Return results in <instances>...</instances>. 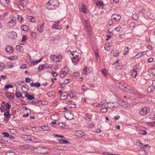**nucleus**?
Segmentation results:
<instances>
[{"label":"nucleus","instance_id":"1","mask_svg":"<svg viewBox=\"0 0 155 155\" xmlns=\"http://www.w3.org/2000/svg\"><path fill=\"white\" fill-rule=\"evenodd\" d=\"M70 52L71 54L70 57L72 62L74 64H76L78 62L79 56L80 55V54L76 51H73L72 52L70 51Z\"/></svg>","mask_w":155,"mask_h":155},{"label":"nucleus","instance_id":"2","mask_svg":"<svg viewBox=\"0 0 155 155\" xmlns=\"http://www.w3.org/2000/svg\"><path fill=\"white\" fill-rule=\"evenodd\" d=\"M58 3L57 0H50L46 5L47 8L50 9H55L58 6Z\"/></svg>","mask_w":155,"mask_h":155},{"label":"nucleus","instance_id":"3","mask_svg":"<svg viewBox=\"0 0 155 155\" xmlns=\"http://www.w3.org/2000/svg\"><path fill=\"white\" fill-rule=\"evenodd\" d=\"M141 148L142 149H140L138 152L139 154L146 155L147 154L146 151L149 150L150 147L147 144L144 145Z\"/></svg>","mask_w":155,"mask_h":155},{"label":"nucleus","instance_id":"4","mask_svg":"<svg viewBox=\"0 0 155 155\" xmlns=\"http://www.w3.org/2000/svg\"><path fill=\"white\" fill-rule=\"evenodd\" d=\"M139 71V67L136 64L134 67L133 70L131 72L130 74L133 77L135 78L137 75V72Z\"/></svg>","mask_w":155,"mask_h":155},{"label":"nucleus","instance_id":"5","mask_svg":"<svg viewBox=\"0 0 155 155\" xmlns=\"http://www.w3.org/2000/svg\"><path fill=\"white\" fill-rule=\"evenodd\" d=\"M49 150L46 148L39 147L37 149V153L38 154H44L48 152Z\"/></svg>","mask_w":155,"mask_h":155},{"label":"nucleus","instance_id":"6","mask_svg":"<svg viewBox=\"0 0 155 155\" xmlns=\"http://www.w3.org/2000/svg\"><path fill=\"white\" fill-rule=\"evenodd\" d=\"M21 138L25 140L34 141L35 138L33 136H31L30 135H22Z\"/></svg>","mask_w":155,"mask_h":155},{"label":"nucleus","instance_id":"7","mask_svg":"<svg viewBox=\"0 0 155 155\" xmlns=\"http://www.w3.org/2000/svg\"><path fill=\"white\" fill-rule=\"evenodd\" d=\"M150 108L147 107H145L142 108L140 112V114L141 116H144L146 115L149 112Z\"/></svg>","mask_w":155,"mask_h":155},{"label":"nucleus","instance_id":"8","mask_svg":"<svg viewBox=\"0 0 155 155\" xmlns=\"http://www.w3.org/2000/svg\"><path fill=\"white\" fill-rule=\"evenodd\" d=\"M111 18L114 21L119 22L121 19V17L118 14H114L111 16Z\"/></svg>","mask_w":155,"mask_h":155},{"label":"nucleus","instance_id":"9","mask_svg":"<svg viewBox=\"0 0 155 155\" xmlns=\"http://www.w3.org/2000/svg\"><path fill=\"white\" fill-rule=\"evenodd\" d=\"M65 117L68 120H71L73 118L74 115L71 112L68 111L66 114Z\"/></svg>","mask_w":155,"mask_h":155},{"label":"nucleus","instance_id":"10","mask_svg":"<svg viewBox=\"0 0 155 155\" xmlns=\"http://www.w3.org/2000/svg\"><path fill=\"white\" fill-rule=\"evenodd\" d=\"M16 19L15 18H13L11 19L10 21L8 23V25L9 27H13L16 24Z\"/></svg>","mask_w":155,"mask_h":155},{"label":"nucleus","instance_id":"11","mask_svg":"<svg viewBox=\"0 0 155 155\" xmlns=\"http://www.w3.org/2000/svg\"><path fill=\"white\" fill-rule=\"evenodd\" d=\"M75 134L77 137L78 138L82 137L84 135L83 132L81 130H78L76 131Z\"/></svg>","mask_w":155,"mask_h":155},{"label":"nucleus","instance_id":"12","mask_svg":"<svg viewBox=\"0 0 155 155\" xmlns=\"http://www.w3.org/2000/svg\"><path fill=\"white\" fill-rule=\"evenodd\" d=\"M8 35L9 38H15L17 37V33L14 31L9 32L8 33Z\"/></svg>","mask_w":155,"mask_h":155},{"label":"nucleus","instance_id":"13","mask_svg":"<svg viewBox=\"0 0 155 155\" xmlns=\"http://www.w3.org/2000/svg\"><path fill=\"white\" fill-rule=\"evenodd\" d=\"M5 51L8 53L11 54L13 52V48L11 46H6L5 48Z\"/></svg>","mask_w":155,"mask_h":155},{"label":"nucleus","instance_id":"14","mask_svg":"<svg viewBox=\"0 0 155 155\" xmlns=\"http://www.w3.org/2000/svg\"><path fill=\"white\" fill-rule=\"evenodd\" d=\"M126 86L125 91L127 93H133L134 92L133 88L130 86L126 84Z\"/></svg>","mask_w":155,"mask_h":155},{"label":"nucleus","instance_id":"15","mask_svg":"<svg viewBox=\"0 0 155 155\" xmlns=\"http://www.w3.org/2000/svg\"><path fill=\"white\" fill-rule=\"evenodd\" d=\"M9 2V0H0V3L5 7L8 6Z\"/></svg>","mask_w":155,"mask_h":155},{"label":"nucleus","instance_id":"16","mask_svg":"<svg viewBox=\"0 0 155 155\" xmlns=\"http://www.w3.org/2000/svg\"><path fill=\"white\" fill-rule=\"evenodd\" d=\"M54 61L55 62H59L61 60L62 56L61 54H59L57 56H54Z\"/></svg>","mask_w":155,"mask_h":155},{"label":"nucleus","instance_id":"17","mask_svg":"<svg viewBox=\"0 0 155 155\" xmlns=\"http://www.w3.org/2000/svg\"><path fill=\"white\" fill-rule=\"evenodd\" d=\"M86 29L87 31L88 35L91 36L92 35V28L90 26L86 27Z\"/></svg>","mask_w":155,"mask_h":155},{"label":"nucleus","instance_id":"18","mask_svg":"<svg viewBox=\"0 0 155 155\" xmlns=\"http://www.w3.org/2000/svg\"><path fill=\"white\" fill-rule=\"evenodd\" d=\"M51 118L54 121H56L58 120L59 117L57 114H53L51 116Z\"/></svg>","mask_w":155,"mask_h":155},{"label":"nucleus","instance_id":"19","mask_svg":"<svg viewBox=\"0 0 155 155\" xmlns=\"http://www.w3.org/2000/svg\"><path fill=\"white\" fill-rule=\"evenodd\" d=\"M67 74V71H64V69H62L61 71V73L60 74V76L61 78H63Z\"/></svg>","mask_w":155,"mask_h":155},{"label":"nucleus","instance_id":"20","mask_svg":"<svg viewBox=\"0 0 155 155\" xmlns=\"http://www.w3.org/2000/svg\"><path fill=\"white\" fill-rule=\"evenodd\" d=\"M30 85L32 87L35 86L36 87H38L40 86L41 84L38 82H37L35 83L33 82H32L30 84Z\"/></svg>","mask_w":155,"mask_h":155},{"label":"nucleus","instance_id":"21","mask_svg":"<svg viewBox=\"0 0 155 155\" xmlns=\"http://www.w3.org/2000/svg\"><path fill=\"white\" fill-rule=\"evenodd\" d=\"M148 51V50H147L146 51H143V52H142L138 53L135 56V57H136L137 58H140V57H141L142 55H143V53H144V54H145V53L146 52H147Z\"/></svg>","mask_w":155,"mask_h":155},{"label":"nucleus","instance_id":"22","mask_svg":"<svg viewBox=\"0 0 155 155\" xmlns=\"http://www.w3.org/2000/svg\"><path fill=\"white\" fill-rule=\"evenodd\" d=\"M155 90V87L152 85L147 88V91L149 92H152Z\"/></svg>","mask_w":155,"mask_h":155},{"label":"nucleus","instance_id":"23","mask_svg":"<svg viewBox=\"0 0 155 155\" xmlns=\"http://www.w3.org/2000/svg\"><path fill=\"white\" fill-rule=\"evenodd\" d=\"M120 102L119 103L121 106L125 108L127 106L128 104L125 101H120Z\"/></svg>","mask_w":155,"mask_h":155},{"label":"nucleus","instance_id":"24","mask_svg":"<svg viewBox=\"0 0 155 155\" xmlns=\"http://www.w3.org/2000/svg\"><path fill=\"white\" fill-rule=\"evenodd\" d=\"M68 96L67 92L63 93L61 95V98L63 99H65Z\"/></svg>","mask_w":155,"mask_h":155},{"label":"nucleus","instance_id":"25","mask_svg":"<svg viewBox=\"0 0 155 155\" xmlns=\"http://www.w3.org/2000/svg\"><path fill=\"white\" fill-rule=\"evenodd\" d=\"M28 20H30L31 22L34 23L36 22L35 18L32 16H28Z\"/></svg>","mask_w":155,"mask_h":155},{"label":"nucleus","instance_id":"26","mask_svg":"<svg viewBox=\"0 0 155 155\" xmlns=\"http://www.w3.org/2000/svg\"><path fill=\"white\" fill-rule=\"evenodd\" d=\"M25 97H27V99L30 100H31L34 99V97L32 95L28 94V92L26 93L25 95Z\"/></svg>","mask_w":155,"mask_h":155},{"label":"nucleus","instance_id":"27","mask_svg":"<svg viewBox=\"0 0 155 155\" xmlns=\"http://www.w3.org/2000/svg\"><path fill=\"white\" fill-rule=\"evenodd\" d=\"M4 115L6 118L9 119L10 118V113L9 111H7L5 112L4 114Z\"/></svg>","mask_w":155,"mask_h":155},{"label":"nucleus","instance_id":"28","mask_svg":"<svg viewBox=\"0 0 155 155\" xmlns=\"http://www.w3.org/2000/svg\"><path fill=\"white\" fill-rule=\"evenodd\" d=\"M150 116V119L155 120V111L151 113Z\"/></svg>","mask_w":155,"mask_h":155},{"label":"nucleus","instance_id":"29","mask_svg":"<svg viewBox=\"0 0 155 155\" xmlns=\"http://www.w3.org/2000/svg\"><path fill=\"white\" fill-rule=\"evenodd\" d=\"M139 16L137 14L135 13L133 14L132 16V18L133 19L135 20H137Z\"/></svg>","mask_w":155,"mask_h":155},{"label":"nucleus","instance_id":"30","mask_svg":"<svg viewBox=\"0 0 155 155\" xmlns=\"http://www.w3.org/2000/svg\"><path fill=\"white\" fill-rule=\"evenodd\" d=\"M6 97L10 99H13L15 98V95L14 94H7L6 95Z\"/></svg>","mask_w":155,"mask_h":155},{"label":"nucleus","instance_id":"31","mask_svg":"<svg viewBox=\"0 0 155 155\" xmlns=\"http://www.w3.org/2000/svg\"><path fill=\"white\" fill-rule=\"evenodd\" d=\"M41 128L43 130H45V131L49 130L50 129V127L48 126H47V125L42 126L41 127Z\"/></svg>","mask_w":155,"mask_h":155},{"label":"nucleus","instance_id":"32","mask_svg":"<svg viewBox=\"0 0 155 155\" xmlns=\"http://www.w3.org/2000/svg\"><path fill=\"white\" fill-rule=\"evenodd\" d=\"M97 6H101L102 7L104 5V4L102 1H97L96 2Z\"/></svg>","mask_w":155,"mask_h":155},{"label":"nucleus","instance_id":"33","mask_svg":"<svg viewBox=\"0 0 155 155\" xmlns=\"http://www.w3.org/2000/svg\"><path fill=\"white\" fill-rule=\"evenodd\" d=\"M150 75L153 76H155V68L150 69L149 71Z\"/></svg>","mask_w":155,"mask_h":155},{"label":"nucleus","instance_id":"34","mask_svg":"<svg viewBox=\"0 0 155 155\" xmlns=\"http://www.w3.org/2000/svg\"><path fill=\"white\" fill-rule=\"evenodd\" d=\"M16 49L19 51H23V48L20 45H17L16 47Z\"/></svg>","mask_w":155,"mask_h":155},{"label":"nucleus","instance_id":"35","mask_svg":"<svg viewBox=\"0 0 155 155\" xmlns=\"http://www.w3.org/2000/svg\"><path fill=\"white\" fill-rule=\"evenodd\" d=\"M109 107L108 106H106L104 108H103L101 110V111L103 113H105L108 111Z\"/></svg>","mask_w":155,"mask_h":155},{"label":"nucleus","instance_id":"36","mask_svg":"<svg viewBox=\"0 0 155 155\" xmlns=\"http://www.w3.org/2000/svg\"><path fill=\"white\" fill-rule=\"evenodd\" d=\"M136 144L137 146H138L140 148H142L143 145V144H142L140 141L139 140H137Z\"/></svg>","mask_w":155,"mask_h":155},{"label":"nucleus","instance_id":"37","mask_svg":"<svg viewBox=\"0 0 155 155\" xmlns=\"http://www.w3.org/2000/svg\"><path fill=\"white\" fill-rule=\"evenodd\" d=\"M95 56L96 57V58L97 60V61L98 62H99L100 61V58L99 57V55L98 54V52L97 51H96L95 52Z\"/></svg>","mask_w":155,"mask_h":155},{"label":"nucleus","instance_id":"38","mask_svg":"<svg viewBox=\"0 0 155 155\" xmlns=\"http://www.w3.org/2000/svg\"><path fill=\"white\" fill-rule=\"evenodd\" d=\"M15 95L17 97H22L23 98H24V97L22 96L21 93L20 92H16Z\"/></svg>","mask_w":155,"mask_h":155},{"label":"nucleus","instance_id":"39","mask_svg":"<svg viewBox=\"0 0 155 155\" xmlns=\"http://www.w3.org/2000/svg\"><path fill=\"white\" fill-rule=\"evenodd\" d=\"M81 8H80V9H81L80 11H82L84 13H85L86 12V8L84 7V5H82L81 6Z\"/></svg>","mask_w":155,"mask_h":155},{"label":"nucleus","instance_id":"40","mask_svg":"<svg viewBox=\"0 0 155 155\" xmlns=\"http://www.w3.org/2000/svg\"><path fill=\"white\" fill-rule=\"evenodd\" d=\"M21 28L23 31H26L28 30V27L25 25H23L21 27Z\"/></svg>","mask_w":155,"mask_h":155},{"label":"nucleus","instance_id":"41","mask_svg":"<svg viewBox=\"0 0 155 155\" xmlns=\"http://www.w3.org/2000/svg\"><path fill=\"white\" fill-rule=\"evenodd\" d=\"M42 59V58H41L39 60H38L36 61H35L32 60L31 59H30V62L32 63H38V62H40L41 61V59Z\"/></svg>","mask_w":155,"mask_h":155},{"label":"nucleus","instance_id":"42","mask_svg":"<svg viewBox=\"0 0 155 155\" xmlns=\"http://www.w3.org/2000/svg\"><path fill=\"white\" fill-rule=\"evenodd\" d=\"M139 133L142 135H145L147 133V131L144 130H140Z\"/></svg>","mask_w":155,"mask_h":155},{"label":"nucleus","instance_id":"43","mask_svg":"<svg viewBox=\"0 0 155 155\" xmlns=\"http://www.w3.org/2000/svg\"><path fill=\"white\" fill-rule=\"evenodd\" d=\"M9 88H13L12 86L10 84H7L5 86V90L7 91V89Z\"/></svg>","mask_w":155,"mask_h":155},{"label":"nucleus","instance_id":"44","mask_svg":"<svg viewBox=\"0 0 155 155\" xmlns=\"http://www.w3.org/2000/svg\"><path fill=\"white\" fill-rule=\"evenodd\" d=\"M26 5H24L23 4L22 5H18V7L21 10L23 11L25 10L24 6H25Z\"/></svg>","mask_w":155,"mask_h":155},{"label":"nucleus","instance_id":"45","mask_svg":"<svg viewBox=\"0 0 155 155\" xmlns=\"http://www.w3.org/2000/svg\"><path fill=\"white\" fill-rule=\"evenodd\" d=\"M129 51V48L128 47H126L124 49L123 54L124 55H126L128 53Z\"/></svg>","mask_w":155,"mask_h":155},{"label":"nucleus","instance_id":"46","mask_svg":"<svg viewBox=\"0 0 155 155\" xmlns=\"http://www.w3.org/2000/svg\"><path fill=\"white\" fill-rule=\"evenodd\" d=\"M5 68V65L3 63H0V69L2 71Z\"/></svg>","mask_w":155,"mask_h":155},{"label":"nucleus","instance_id":"47","mask_svg":"<svg viewBox=\"0 0 155 155\" xmlns=\"http://www.w3.org/2000/svg\"><path fill=\"white\" fill-rule=\"evenodd\" d=\"M17 19L18 21L21 22L22 21V18L21 16L18 15L17 16Z\"/></svg>","mask_w":155,"mask_h":155},{"label":"nucleus","instance_id":"48","mask_svg":"<svg viewBox=\"0 0 155 155\" xmlns=\"http://www.w3.org/2000/svg\"><path fill=\"white\" fill-rule=\"evenodd\" d=\"M84 21L85 23V27L90 26V23L87 20H85Z\"/></svg>","mask_w":155,"mask_h":155},{"label":"nucleus","instance_id":"49","mask_svg":"<svg viewBox=\"0 0 155 155\" xmlns=\"http://www.w3.org/2000/svg\"><path fill=\"white\" fill-rule=\"evenodd\" d=\"M38 30L40 32H41L43 30V28L41 26H40L38 28Z\"/></svg>","mask_w":155,"mask_h":155},{"label":"nucleus","instance_id":"50","mask_svg":"<svg viewBox=\"0 0 155 155\" xmlns=\"http://www.w3.org/2000/svg\"><path fill=\"white\" fill-rule=\"evenodd\" d=\"M68 96H69L71 98H73L75 97L74 93L72 92H71V93H69L68 94Z\"/></svg>","mask_w":155,"mask_h":155},{"label":"nucleus","instance_id":"51","mask_svg":"<svg viewBox=\"0 0 155 155\" xmlns=\"http://www.w3.org/2000/svg\"><path fill=\"white\" fill-rule=\"evenodd\" d=\"M2 134L4 135V137H9V134L7 132H4Z\"/></svg>","mask_w":155,"mask_h":155},{"label":"nucleus","instance_id":"52","mask_svg":"<svg viewBox=\"0 0 155 155\" xmlns=\"http://www.w3.org/2000/svg\"><path fill=\"white\" fill-rule=\"evenodd\" d=\"M89 68H84L83 70V73L84 74H86L87 73V71L89 70Z\"/></svg>","mask_w":155,"mask_h":155},{"label":"nucleus","instance_id":"53","mask_svg":"<svg viewBox=\"0 0 155 155\" xmlns=\"http://www.w3.org/2000/svg\"><path fill=\"white\" fill-rule=\"evenodd\" d=\"M126 86V84L125 85L121 84L120 85V86H119V87L121 89H122V90L125 91Z\"/></svg>","mask_w":155,"mask_h":155},{"label":"nucleus","instance_id":"54","mask_svg":"<svg viewBox=\"0 0 155 155\" xmlns=\"http://www.w3.org/2000/svg\"><path fill=\"white\" fill-rule=\"evenodd\" d=\"M147 124L149 126H155V122H147Z\"/></svg>","mask_w":155,"mask_h":155},{"label":"nucleus","instance_id":"55","mask_svg":"<svg viewBox=\"0 0 155 155\" xmlns=\"http://www.w3.org/2000/svg\"><path fill=\"white\" fill-rule=\"evenodd\" d=\"M5 106L8 110H9L11 107V105L8 103H6L5 105Z\"/></svg>","mask_w":155,"mask_h":155},{"label":"nucleus","instance_id":"56","mask_svg":"<svg viewBox=\"0 0 155 155\" xmlns=\"http://www.w3.org/2000/svg\"><path fill=\"white\" fill-rule=\"evenodd\" d=\"M17 57L16 56H12L8 57V59L11 60H14L15 59H17Z\"/></svg>","mask_w":155,"mask_h":155},{"label":"nucleus","instance_id":"57","mask_svg":"<svg viewBox=\"0 0 155 155\" xmlns=\"http://www.w3.org/2000/svg\"><path fill=\"white\" fill-rule=\"evenodd\" d=\"M31 35L32 38H35L37 36V34L35 32H32L31 34Z\"/></svg>","mask_w":155,"mask_h":155},{"label":"nucleus","instance_id":"58","mask_svg":"<svg viewBox=\"0 0 155 155\" xmlns=\"http://www.w3.org/2000/svg\"><path fill=\"white\" fill-rule=\"evenodd\" d=\"M70 81H71V79H66L64 82V84H66L67 83H70Z\"/></svg>","mask_w":155,"mask_h":155},{"label":"nucleus","instance_id":"59","mask_svg":"<svg viewBox=\"0 0 155 155\" xmlns=\"http://www.w3.org/2000/svg\"><path fill=\"white\" fill-rule=\"evenodd\" d=\"M21 2L22 4H23L24 5H26V0H19Z\"/></svg>","mask_w":155,"mask_h":155},{"label":"nucleus","instance_id":"60","mask_svg":"<svg viewBox=\"0 0 155 155\" xmlns=\"http://www.w3.org/2000/svg\"><path fill=\"white\" fill-rule=\"evenodd\" d=\"M58 125L60 128H64L65 127V125L62 123H59Z\"/></svg>","mask_w":155,"mask_h":155},{"label":"nucleus","instance_id":"61","mask_svg":"<svg viewBox=\"0 0 155 155\" xmlns=\"http://www.w3.org/2000/svg\"><path fill=\"white\" fill-rule=\"evenodd\" d=\"M52 75L54 77H56L58 75V74L55 72L52 71L51 72Z\"/></svg>","mask_w":155,"mask_h":155},{"label":"nucleus","instance_id":"62","mask_svg":"<svg viewBox=\"0 0 155 155\" xmlns=\"http://www.w3.org/2000/svg\"><path fill=\"white\" fill-rule=\"evenodd\" d=\"M79 74H80L78 72H74L73 74L74 76L76 77H78Z\"/></svg>","mask_w":155,"mask_h":155},{"label":"nucleus","instance_id":"63","mask_svg":"<svg viewBox=\"0 0 155 155\" xmlns=\"http://www.w3.org/2000/svg\"><path fill=\"white\" fill-rule=\"evenodd\" d=\"M27 67V65L25 64H23L20 67V68L21 69H25Z\"/></svg>","mask_w":155,"mask_h":155},{"label":"nucleus","instance_id":"64","mask_svg":"<svg viewBox=\"0 0 155 155\" xmlns=\"http://www.w3.org/2000/svg\"><path fill=\"white\" fill-rule=\"evenodd\" d=\"M136 24L133 22H131L130 24V26L131 27H134L136 26Z\"/></svg>","mask_w":155,"mask_h":155}]
</instances>
